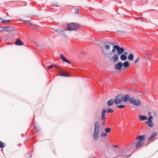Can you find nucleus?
Instances as JSON below:
<instances>
[{"instance_id": "nucleus-51", "label": "nucleus", "mask_w": 158, "mask_h": 158, "mask_svg": "<svg viewBox=\"0 0 158 158\" xmlns=\"http://www.w3.org/2000/svg\"><path fill=\"white\" fill-rule=\"evenodd\" d=\"M31 25H32V24H30V26Z\"/></svg>"}, {"instance_id": "nucleus-42", "label": "nucleus", "mask_w": 158, "mask_h": 158, "mask_svg": "<svg viewBox=\"0 0 158 158\" xmlns=\"http://www.w3.org/2000/svg\"><path fill=\"white\" fill-rule=\"evenodd\" d=\"M58 68L59 69V73H58V75H59V74H62V73L60 71V68Z\"/></svg>"}, {"instance_id": "nucleus-17", "label": "nucleus", "mask_w": 158, "mask_h": 158, "mask_svg": "<svg viewBox=\"0 0 158 158\" xmlns=\"http://www.w3.org/2000/svg\"><path fill=\"white\" fill-rule=\"evenodd\" d=\"M143 143V142L140 141H138L137 143V144L135 146L136 148H139V147L142 145Z\"/></svg>"}, {"instance_id": "nucleus-36", "label": "nucleus", "mask_w": 158, "mask_h": 158, "mask_svg": "<svg viewBox=\"0 0 158 158\" xmlns=\"http://www.w3.org/2000/svg\"><path fill=\"white\" fill-rule=\"evenodd\" d=\"M153 119V117L152 116H150L148 118V121H152Z\"/></svg>"}, {"instance_id": "nucleus-1", "label": "nucleus", "mask_w": 158, "mask_h": 158, "mask_svg": "<svg viewBox=\"0 0 158 158\" xmlns=\"http://www.w3.org/2000/svg\"><path fill=\"white\" fill-rule=\"evenodd\" d=\"M78 25V24L75 23H69L68 25V28L65 29V31L69 30L72 31L73 30H77V27Z\"/></svg>"}, {"instance_id": "nucleus-8", "label": "nucleus", "mask_w": 158, "mask_h": 158, "mask_svg": "<svg viewBox=\"0 0 158 158\" xmlns=\"http://www.w3.org/2000/svg\"><path fill=\"white\" fill-rule=\"evenodd\" d=\"M99 132L94 131L93 137L94 140H97L98 139Z\"/></svg>"}, {"instance_id": "nucleus-47", "label": "nucleus", "mask_w": 158, "mask_h": 158, "mask_svg": "<svg viewBox=\"0 0 158 158\" xmlns=\"http://www.w3.org/2000/svg\"><path fill=\"white\" fill-rule=\"evenodd\" d=\"M82 54H83L85 53V52H82Z\"/></svg>"}, {"instance_id": "nucleus-16", "label": "nucleus", "mask_w": 158, "mask_h": 158, "mask_svg": "<svg viewBox=\"0 0 158 158\" xmlns=\"http://www.w3.org/2000/svg\"><path fill=\"white\" fill-rule=\"evenodd\" d=\"M127 152L126 149H121L120 151V154L121 156H124L126 155L124 154L125 152Z\"/></svg>"}, {"instance_id": "nucleus-10", "label": "nucleus", "mask_w": 158, "mask_h": 158, "mask_svg": "<svg viewBox=\"0 0 158 158\" xmlns=\"http://www.w3.org/2000/svg\"><path fill=\"white\" fill-rule=\"evenodd\" d=\"M146 136L145 135L138 136L137 137L136 139L139 140L140 141H142L143 140L146 138Z\"/></svg>"}, {"instance_id": "nucleus-11", "label": "nucleus", "mask_w": 158, "mask_h": 158, "mask_svg": "<svg viewBox=\"0 0 158 158\" xmlns=\"http://www.w3.org/2000/svg\"><path fill=\"white\" fill-rule=\"evenodd\" d=\"M15 44L17 45L21 46L23 44V43L19 39H17L15 43Z\"/></svg>"}, {"instance_id": "nucleus-22", "label": "nucleus", "mask_w": 158, "mask_h": 158, "mask_svg": "<svg viewBox=\"0 0 158 158\" xmlns=\"http://www.w3.org/2000/svg\"><path fill=\"white\" fill-rule=\"evenodd\" d=\"M120 58L122 60H125L127 59V56L124 54H122L120 56Z\"/></svg>"}, {"instance_id": "nucleus-23", "label": "nucleus", "mask_w": 158, "mask_h": 158, "mask_svg": "<svg viewBox=\"0 0 158 158\" xmlns=\"http://www.w3.org/2000/svg\"><path fill=\"white\" fill-rule=\"evenodd\" d=\"M112 58L114 59V62L117 61L118 59V56L117 55H114L113 57Z\"/></svg>"}, {"instance_id": "nucleus-43", "label": "nucleus", "mask_w": 158, "mask_h": 158, "mask_svg": "<svg viewBox=\"0 0 158 158\" xmlns=\"http://www.w3.org/2000/svg\"><path fill=\"white\" fill-rule=\"evenodd\" d=\"M113 147L114 148H115V147H118V146L116 145H115V144H114L113 145Z\"/></svg>"}, {"instance_id": "nucleus-41", "label": "nucleus", "mask_w": 158, "mask_h": 158, "mask_svg": "<svg viewBox=\"0 0 158 158\" xmlns=\"http://www.w3.org/2000/svg\"><path fill=\"white\" fill-rule=\"evenodd\" d=\"M153 113L154 116H156L157 115V114L155 112H153Z\"/></svg>"}, {"instance_id": "nucleus-31", "label": "nucleus", "mask_w": 158, "mask_h": 158, "mask_svg": "<svg viewBox=\"0 0 158 158\" xmlns=\"http://www.w3.org/2000/svg\"><path fill=\"white\" fill-rule=\"evenodd\" d=\"M74 11H75V13L79 14V10L78 8H75L74 9Z\"/></svg>"}, {"instance_id": "nucleus-12", "label": "nucleus", "mask_w": 158, "mask_h": 158, "mask_svg": "<svg viewBox=\"0 0 158 158\" xmlns=\"http://www.w3.org/2000/svg\"><path fill=\"white\" fill-rule=\"evenodd\" d=\"M156 132H154L152 133L151 136L148 138V140L150 141L153 139L156 136Z\"/></svg>"}, {"instance_id": "nucleus-24", "label": "nucleus", "mask_w": 158, "mask_h": 158, "mask_svg": "<svg viewBox=\"0 0 158 158\" xmlns=\"http://www.w3.org/2000/svg\"><path fill=\"white\" fill-rule=\"evenodd\" d=\"M59 75L61 76L70 77L69 74L63 73L62 74H59Z\"/></svg>"}, {"instance_id": "nucleus-3", "label": "nucleus", "mask_w": 158, "mask_h": 158, "mask_svg": "<svg viewBox=\"0 0 158 158\" xmlns=\"http://www.w3.org/2000/svg\"><path fill=\"white\" fill-rule=\"evenodd\" d=\"M123 95L121 94L118 95L115 98L114 100V103L116 105L121 103L123 101Z\"/></svg>"}, {"instance_id": "nucleus-21", "label": "nucleus", "mask_w": 158, "mask_h": 158, "mask_svg": "<svg viewBox=\"0 0 158 158\" xmlns=\"http://www.w3.org/2000/svg\"><path fill=\"white\" fill-rule=\"evenodd\" d=\"M146 123L147 124L149 127H152L153 125L152 121H148L146 122Z\"/></svg>"}, {"instance_id": "nucleus-45", "label": "nucleus", "mask_w": 158, "mask_h": 158, "mask_svg": "<svg viewBox=\"0 0 158 158\" xmlns=\"http://www.w3.org/2000/svg\"><path fill=\"white\" fill-rule=\"evenodd\" d=\"M60 30L59 29H58V30H56V31L58 33V32L60 31Z\"/></svg>"}, {"instance_id": "nucleus-2", "label": "nucleus", "mask_w": 158, "mask_h": 158, "mask_svg": "<svg viewBox=\"0 0 158 158\" xmlns=\"http://www.w3.org/2000/svg\"><path fill=\"white\" fill-rule=\"evenodd\" d=\"M130 102L137 106H139L141 104L140 102L138 99H135L133 98H131L129 99Z\"/></svg>"}, {"instance_id": "nucleus-35", "label": "nucleus", "mask_w": 158, "mask_h": 158, "mask_svg": "<svg viewBox=\"0 0 158 158\" xmlns=\"http://www.w3.org/2000/svg\"><path fill=\"white\" fill-rule=\"evenodd\" d=\"M34 128L36 130L37 132H39V131H40L39 130V127L38 126H34Z\"/></svg>"}, {"instance_id": "nucleus-46", "label": "nucleus", "mask_w": 158, "mask_h": 158, "mask_svg": "<svg viewBox=\"0 0 158 158\" xmlns=\"http://www.w3.org/2000/svg\"><path fill=\"white\" fill-rule=\"evenodd\" d=\"M29 157H32V155H31L29 156Z\"/></svg>"}, {"instance_id": "nucleus-25", "label": "nucleus", "mask_w": 158, "mask_h": 158, "mask_svg": "<svg viewBox=\"0 0 158 158\" xmlns=\"http://www.w3.org/2000/svg\"><path fill=\"white\" fill-rule=\"evenodd\" d=\"M104 130L106 133H109L110 132L111 130V129L110 127H108L104 129Z\"/></svg>"}, {"instance_id": "nucleus-30", "label": "nucleus", "mask_w": 158, "mask_h": 158, "mask_svg": "<svg viewBox=\"0 0 158 158\" xmlns=\"http://www.w3.org/2000/svg\"><path fill=\"white\" fill-rule=\"evenodd\" d=\"M4 147L3 143L1 141H0V148H3Z\"/></svg>"}, {"instance_id": "nucleus-4", "label": "nucleus", "mask_w": 158, "mask_h": 158, "mask_svg": "<svg viewBox=\"0 0 158 158\" xmlns=\"http://www.w3.org/2000/svg\"><path fill=\"white\" fill-rule=\"evenodd\" d=\"M114 48H115V49L117 50V53L118 55H121L123 53L124 51V49L123 48H120L119 46L118 45L114 46Z\"/></svg>"}, {"instance_id": "nucleus-33", "label": "nucleus", "mask_w": 158, "mask_h": 158, "mask_svg": "<svg viewBox=\"0 0 158 158\" xmlns=\"http://www.w3.org/2000/svg\"><path fill=\"white\" fill-rule=\"evenodd\" d=\"M10 22V21L9 20H2L1 22L2 23H9Z\"/></svg>"}, {"instance_id": "nucleus-49", "label": "nucleus", "mask_w": 158, "mask_h": 158, "mask_svg": "<svg viewBox=\"0 0 158 158\" xmlns=\"http://www.w3.org/2000/svg\"><path fill=\"white\" fill-rule=\"evenodd\" d=\"M33 28H35V27H33Z\"/></svg>"}, {"instance_id": "nucleus-32", "label": "nucleus", "mask_w": 158, "mask_h": 158, "mask_svg": "<svg viewBox=\"0 0 158 158\" xmlns=\"http://www.w3.org/2000/svg\"><path fill=\"white\" fill-rule=\"evenodd\" d=\"M125 106L123 105H118L117 107L118 108H122L125 107Z\"/></svg>"}, {"instance_id": "nucleus-38", "label": "nucleus", "mask_w": 158, "mask_h": 158, "mask_svg": "<svg viewBox=\"0 0 158 158\" xmlns=\"http://www.w3.org/2000/svg\"><path fill=\"white\" fill-rule=\"evenodd\" d=\"M139 57H138L137 58H136V59H135V64L137 63L138 62V61H139Z\"/></svg>"}, {"instance_id": "nucleus-6", "label": "nucleus", "mask_w": 158, "mask_h": 158, "mask_svg": "<svg viewBox=\"0 0 158 158\" xmlns=\"http://www.w3.org/2000/svg\"><path fill=\"white\" fill-rule=\"evenodd\" d=\"M100 124L98 122H95L94 125V131L99 132Z\"/></svg>"}, {"instance_id": "nucleus-15", "label": "nucleus", "mask_w": 158, "mask_h": 158, "mask_svg": "<svg viewBox=\"0 0 158 158\" xmlns=\"http://www.w3.org/2000/svg\"><path fill=\"white\" fill-rule=\"evenodd\" d=\"M130 98V95L129 94H126L125 95L124 98H123V100L124 102H127Z\"/></svg>"}, {"instance_id": "nucleus-39", "label": "nucleus", "mask_w": 158, "mask_h": 158, "mask_svg": "<svg viewBox=\"0 0 158 158\" xmlns=\"http://www.w3.org/2000/svg\"><path fill=\"white\" fill-rule=\"evenodd\" d=\"M106 121V119H105V121H103V123H102V125L103 126H104L105 125V122Z\"/></svg>"}, {"instance_id": "nucleus-50", "label": "nucleus", "mask_w": 158, "mask_h": 158, "mask_svg": "<svg viewBox=\"0 0 158 158\" xmlns=\"http://www.w3.org/2000/svg\"><path fill=\"white\" fill-rule=\"evenodd\" d=\"M139 93H142L141 92H139Z\"/></svg>"}, {"instance_id": "nucleus-40", "label": "nucleus", "mask_w": 158, "mask_h": 158, "mask_svg": "<svg viewBox=\"0 0 158 158\" xmlns=\"http://www.w3.org/2000/svg\"><path fill=\"white\" fill-rule=\"evenodd\" d=\"M113 46H114V47H113L114 48H113V49L112 50V52H114L115 51V48H114V45Z\"/></svg>"}, {"instance_id": "nucleus-27", "label": "nucleus", "mask_w": 158, "mask_h": 158, "mask_svg": "<svg viewBox=\"0 0 158 158\" xmlns=\"http://www.w3.org/2000/svg\"><path fill=\"white\" fill-rule=\"evenodd\" d=\"M128 59L130 60H132L134 58V55L133 54H130L128 56Z\"/></svg>"}, {"instance_id": "nucleus-28", "label": "nucleus", "mask_w": 158, "mask_h": 158, "mask_svg": "<svg viewBox=\"0 0 158 158\" xmlns=\"http://www.w3.org/2000/svg\"><path fill=\"white\" fill-rule=\"evenodd\" d=\"M107 133L105 132H102L101 133L100 136L102 137H105L107 136Z\"/></svg>"}, {"instance_id": "nucleus-19", "label": "nucleus", "mask_w": 158, "mask_h": 158, "mask_svg": "<svg viewBox=\"0 0 158 158\" xmlns=\"http://www.w3.org/2000/svg\"><path fill=\"white\" fill-rule=\"evenodd\" d=\"M64 31H65V30L63 31L60 30V31L58 32V34L62 36L67 37V35L65 34L64 32Z\"/></svg>"}, {"instance_id": "nucleus-48", "label": "nucleus", "mask_w": 158, "mask_h": 158, "mask_svg": "<svg viewBox=\"0 0 158 158\" xmlns=\"http://www.w3.org/2000/svg\"><path fill=\"white\" fill-rule=\"evenodd\" d=\"M0 19H1V20H2V19L1 18H0Z\"/></svg>"}, {"instance_id": "nucleus-5", "label": "nucleus", "mask_w": 158, "mask_h": 158, "mask_svg": "<svg viewBox=\"0 0 158 158\" xmlns=\"http://www.w3.org/2000/svg\"><path fill=\"white\" fill-rule=\"evenodd\" d=\"M114 44L109 42H105L104 43V48L106 50L110 49V46L111 45H114Z\"/></svg>"}, {"instance_id": "nucleus-44", "label": "nucleus", "mask_w": 158, "mask_h": 158, "mask_svg": "<svg viewBox=\"0 0 158 158\" xmlns=\"http://www.w3.org/2000/svg\"><path fill=\"white\" fill-rule=\"evenodd\" d=\"M124 53V55H127L128 53H127V52H125Z\"/></svg>"}, {"instance_id": "nucleus-18", "label": "nucleus", "mask_w": 158, "mask_h": 158, "mask_svg": "<svg viewBox=\"0 0 158 158\" xmlns=\"http://www.w3.org/2000/svg\"><path fill=\"white\" fill-rule=\"evenodd\" d=\"M114 103V100L111 99L108 101L107 104L109 106H110L112 105Z\"/></svg>"}, {"instance_id": "nucleus-29", "label": "nucleus", "mask_w": 158, "mask_h": 158, "mask_svg": "<svg viewBox=\"0 0 158 158\" xmlns=\"http://www.w3.org/2000/svg\"><path fill=\"white\" fill-rule=\"evenodd\" d=\"M54 66H55L56 69H58V68H59V67L57 65H51L48 66V69H50L52 68Z\"/></svg>"}, {"instance_id": "nucleus-9", "label": "nucleus", "mask_w": 158, "mask_h": 158, "mask_svg": "<svg viewBox=\"0 0 158 158\" xmlns=\"http://www.w3.org/2000/svg\"><path fill=\"white\" fill-rule=\"evenodd\" d=\"M106 110L105 109H103L101 113V119L103 121H105V119H106L105 114L106 112Z\"/></svg>"}, {"instance_id": "nucleus-14", "label": "nucleus", "mask_w": 158, "mask_h": 158, "mask_svg": "<svg viewBox=\"0 0 158 158\" xmlns=\"http://www.w3.org/2000/svg\"><path fill=\"white\" fill-rule=\"evenodd\" d=\"M60 58L63 61L69 64H70V62L68 60L66 59L62 54L60 55Z\"/></svg>"}, {"instance_id": "nucleus-34", "label": "nucleus", "mask_w": 158, "mask_h": 158, "mask_svg": "<svg viewBox=\"0 0 158 158\" xmlns=\"http://www.w3.org/2000/svg\"><path fill=\"white\" fill-rule=\"evenodd\" d=\"M113 111H114V110L112 109H109L107 111H106V112H107L108 113H112V112H113Z\"/></svg>"}, {"instance_id": "nucleus-20", "label": "nucleus", "mask_w": 158, "mask_h": 158, "mask_svg": "<svg viewBox=\"0 0 158 158\" xmlns=\"http://www.w3.org/2000/svg\"><path fill=\"white\" fill-rule=\"evenodd\" d=\"M4 31H12L13 28L11 27H4Z\"/></svg>"}, {"instance_id": "nucleus-13", "label": "nucleus", "mask_w": 158, "mask_h": 158, "mask_svg": "<svg viewBox=\"0 0 158 158\" xmlns=\"http://www.w3.org/2000/svg\"><path fill=\"white\" fill-rule=\"evenodd\" d=\"M139 120L141 121H143L144 120H147L148 119V117L146 116L141 115H139Z\"/></svg>"}, {"instance_id": "nucleus-26", "label": "nucleus", "mask_w": 158, "mask_h": 158, "mask_svg": "<svg viewBox=\"0 0 158 158\" xmlns=\"http://www.w3.org/2000/svg\"><path fill=\"white\" fill-rule=\"evenodd\" d=\"M123 65L125 67H127L129 65V62L127 61L125 62Z\"/></svg>"}, {"instance_id": "nucleus-7", "label": "nucleus", "mask_w": 158, "mask_h": 158, "mask_svg": "<svg viewBox=\"0 0 158 158\" xmlns=\"http://www.w3.org/2000/svg\"><path fill=\"white\" fill-rule=\"evenodd\" d=\"M123 64L121 62H118L117 64H116L115 66V69H116L121 70V68L122 67Z\"/></svg>"}, {"instance_id": "nucleus-37", "label": "nucleus", "mask_w": 158, "mask_h": 158, "mask_svg": "<svg viewBox=\"0 0 158 158\" xmlns=\"http://www.w3.org/2000/svg\"><path fill=\"white\" fill-rule=\"evenodd\" d=\"M4 31V27H0V31Z\"/></svg>"}]
</instances>
